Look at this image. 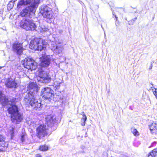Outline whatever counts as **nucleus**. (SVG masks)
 Returning a JSON list of instances; mask_svg holds the SVG:
<instances>
[{"label":"nucleus","instance_id":"412c9836","mask_svg":"<svg viewBox=\"0 0 157 157\" xmlns=\"http://www.w3.org/2000/svg\"><path fill=\"white\" fill-rule=\"evenodd\" d=\"M82 117L81 120V123L82 126H84L85 125L86 121L87 120V117L83 111L82 112Z\"/></svg>","mask_w":157,"mask_h":157},{"label":"nucleus","instance_id":"0eeeda50","mask_svg":"<svg viewBox=\"0 0 157 157\" xmlns=\"http://www.w3.org/2000/svg\"><path fill=\"white\" fill-rule=\"evenodd\" d=\"M25 99L33 109L36 111H40L41 109L42 105L40 101L35 98L34 96L27 97Z\"/></svg>","mask_w":157,"mask_h":157},{"label":"nucleus","instance_id":"20e7f679","mask_svg":"<svg viewBox=\"0 0 157 157\" xmlns=\"http://www.w3.org/2000/svg\"><path fill=\"white\" fill-rule=\"evenodd\" d=\"M22 65L24 68L31 71L35 70L37 67V63L32 57H27L22 61Z\"/></svg>","mask_w":157,"mask_h":157},{"label":"nucleus","instance_id":"4be33fe9","mask_svg":"<svg viewBox=\"0 0 157 157\" xmlns=\"http://www.w3.org/2000/svg\"><path fill=\"white\" fill-rule=\"evenodd\" d=\"M48 147L46 144L40 145L39 147V150L41 151H48Z\"/></svg>","mask_w":157,"mask_h":157},{"label":"nucleus","instance_id":"bb28decb","mask_svg":"<svg viewBox=\"0 0 157 157\" xmlns=\"http://www.w3.org/2000/svg\"><path fill=\"white\" fill-rule=\"evenodd\" d=\"M40 78L42 79L43 80H50V78L49 77H47V76H40Z\"/></svg>","mask_w":157,"mask_h":157},{"label":"nucleus","instance_id":"5701e85b","mask_svg":"<svg viewBox=\"0 0 157 157\" xmlns=\"http://www.w3.org/2000/svg\"><path fill=\"white\" fill-rule=\"evenodd\" d=\"M132 133L135 136H138L139 135V133L137 129L135 128H132Z\"/></svg>","mask_w":157,"mask_h":157},{"label":"nucleus","instance_id":"ddd939ff","mask_svg":"<svg viewBox=\"0 0 157 157\" xmlns=\"http://www.w3.org/2000/svg\"><path fill=\"white\" fill-rule=\"evenodd\" d=\"M40 66L42 67H47L50 65L51 59L46 56H42L40 58Z\"/></svg>","mask_w":157,"mask_h":157},{"label":"nucleus","instance_id":"a878e982","mask_svg":"<svg viewBox=\"0 0 157 157\" xmlns=\"http://www.w3.org/2000/svg\"><path fill=\"white\" fill-rule=\"evenodd\" d=\"M14 128L13 127H12L10 131L11 138L12 139L13 138L14 136Z\"/></svg>","mask_w":157,"mask_h":157},{"label":"nucleus","instance_id":"aec40b11","mask_svg":"<svg viewBox=\"0 0 157 157\" xmlns=\"http://www.w3.org/2000/svg\"><path fill=\"white\" fill-rule=\"evenodd\" d=\"M17 0H11L9 1L7 5V9L8 10H10L12 9L14 6V2Z\"/></svg>","mask_w":157,"mask_h":157},{"label":"nucleus","instance_id":"4468645a","mask_svg":"<svg viewBox=\"0 0 157 157\" xmlns=\"http://www.w3.org/2000/svg\"><path fill=\"white\" fill-rule=\"evenodd\" d=\"M46 124L48 127L53 126L56 123V118L54 116L51 115H48L45 118Z\"/></svg>","mask_w":157,"mask_h":157},{"label":"nucleus","instance_id":"7ed1b4c3","mask_svg":"<svg viewBox=\"0 0 157 157\" xmlns=\"http://www.w3.org/2000/svg\"><path fill=\"white\" fill-rule=\"evenodd\" d=\"M40 2V0H20L18 2L17 7L20 8L22 6L29 5L27 8L30 11H33L34 8H36Z\"/></svg>","mask_w":157,"mask_h":157},{"label":"nucleus","instance_id":"7c9ffc66","mask_svg":"<svg viewBox=\"0 0 157 157\" xmlns=\"http://www.w3.org/2000/svg\"><path fill=\"white\" fill-rule=\"evenodd\" d=\"M61 99V97L59 96V95L58 96V98H57V100L60 99Z\"/></svg>","mask_w":157,"mask_h":157},{"label":"nucleus","instance_id":"393cba45","mask_svg":"<svg viewBox=\"0 0 157 157\" xmlns=\"http://www.w3.org/2000/svg\"><path fill=\"white\" fill-rule=\"evenodd\" d=\"M27 136V134L25 133H24L21 136V140L22 142L25 141V138Z\"/></svg>","mask_w":157,"mask_h":157},{"label":"nucleus","instance_id":"dca6fc26","mask_svg":"<svg viewBox=\"0 0 157 157\" xmlns=\"http://www.w3.org/2000/svg\"><path fill=\"white\" fill-rule=\"evenodd\" d=\"M36 9V8H34V10L33 11H31L29 10V8H28L27 9L26 8H25L23 9L21 12L20 13V15L22 17H23L27 16L30 17L31 13L33 14H34Z\"/></svg>","mask_w":157,"mask_h":157},{"label":"nucleus","instance_id":"a211bd4d","mask_svg":"<svg viewBox=\"0 0 157 157\" xmlns=\"http://www.w3.org/2000/svg\"><path fill=\"white\" fill-rule=\"evenodd\" d=\"M6 137L0 134V147L4 148L7 147L8 144L7 142L5 141Z\"/></svg>","mask_w":157,"mask_h":157},{"label":"nucleus","instance_id":"423d86ee","mask_svg":"<svg viewBox=\"0 0 157 157\" xmlns=\"http://www.w3.org/2000/svg\"><path fill=\"white\" fill-rule=\"evenodd\" d=\"M20 27L26 31H33L35 29L36 26L33 21L25 19L21 22Z\"/></svg>","mask_w":157,"mask_h":157},{"label":"nucleus","instance_id":"b1692460","mask_svg":"<svg viewBox=\"0 0 157 157\" xmlns=\"http://www.w3.org/2000/svg\"><path fill=\"white\" fill-rule=\"evenodd\" d=\"M150 90H152L154 95L155 96V97L157 96V89L152 87H151L150 89Z\"/></svg>","mask_w":157,"mask_h":157},{"label":"nucleus","instance_id":"2f4dec72","mask_svg":"<svg viewBox=\"0 0 157 157\" xmlns=\"http://www.w3.org/2000/svg\"><path fill=\"white\" fill-rule=\"evenodd\" d=\"M3 151L2 150L0 149V152Z\"/></svg>","mask_w":157,"mask_h":157},{"label":"nucleus","instance_id":"1a4fd4ad","mask_svg":"<svg viewBox=\"0 0 157 157\" xmlns=\"http://www.w3.org/2000/svg\"><path fill=\"white\" fill-rule=\"evenodd\" d=\"M41 95L44 100L50 101L54 98V91L50 87L44 88L41 91Z\"/></svg>","mask_w":157,"mask_h":157},{"label":"nucleus","instance_id":"9b49d317","mask_svg":"<svg viewBox=\"0 0 157 157\" xmlns=\"http://www.w3.org/2000/svg\"><path fill=\"white\" fill-rule=\"evenodd\" d=\"M12 51L18 56L21 55L24 50L22 43L18 42L13 43L12 44Z\"/></svg>","mask_w":157,"mask_h":157},{"label":"nucleus","instance_id":"c756f323","mask_svg":"<svg viewBox=\"0 0 157 157\" xmlns=\"http://www.w3.org/2000/svg\"><path fill=\"white\" fill-rule=\"evenodd\" d=\"M152 66H153L152 64H151L150 65V66H149V69H151L152 68Z\"/></svg>","mask_w":157,"mask_h":157},{"label":"nucleus","instance_id":"f03ea898","mask_svg":"<svg viewBox=\"0 0 157 157\" xmlns=\"http://www.w3.org/2000/svg\"><path fill=\"white\" fill-rule=\"evenodd\" d=\"M44 40L41 38L35 37L32 39L29 44V47L34 51H42L46 48Z\"/></svg>","mask_w":157,"mask_h":157},{"label":"nucleus","instance_id":"9d476101","mask_svg":"<svg viewBox=\"0 0 157 157\" xmlns=\"http://www.w3.org/2000/svg\"><path fill=\"white\" fill-rule=\"evenodd\" d=\"M38 90V86L36 84L33 82H30L27 86L28 96L29 97L34 96V94L37 93Z\"/></svg>","mask_w":157,"mask_h":157},{"label":"nucleus","instance_id":"f8f14e48","mask_svg":"<svg viewBox=\"0 0 157 157\" xmlns=\"http://www.w3.org/2000/svg\"><path fill=\"white\" fill-rule=\"evenodd\" d=\"M5 84L8 88L16 89L18 87L17 84L15 79L11 78H8L6 79Z\"/></svg>","mask_w":157,"mask_h":157},{"label":"nucleus","instance_id":"473e14b6","mask_svg":"<svg viewBox=\"0 0 157 157\" xmlns=\"http://www.w3.org/2000/svg\"><path fill=\"white\" fill-rule=\"evenodd\" d=\"M1 67H0V69L1 68Z\"/></svg>","mask_w":157,"mask_h":157},{"label":"nucleus","instance_id":"cd10ccee","mask_svg":"<svg viewBox=\"0 0 157 157\" xmlns=\"http://www.w3.org/2000/svg\"><path fill=\"white\" fill-rule=\"evenodd\" d=\"M16 100V98H13L10 101H11L12 103H13L15 102Z\"/></svg>","mask_w":157,"mask_h":157},{"label":"nucleus","instance_id":"f257e3e1","mask_svg":"<svg viewBox=\"0 0 157 157\" xmlns=\"http://www.w3.org/2000/svg\"><path fill=\"white\" fill-rule=\"evenodd\" d=\"M7 111L9 114H10L11 121L12 122L18 124L23 121V115L19 112L17 105H11L8 108Z\"/></svg>","mask_w":157,"mask_h":157},{"label":"nucleus","instance_id":"c85d7f7f","mask_svg":"<svg viewBox=\"0 0 157 157\" xmlns=\"http://www.w3.org/2000/svg\"><path fill=\"white\" fill-rule=\"evenodd\" d=\"M35 157H42V155L40 153L36 154Z\"/></svg>","mask_w":157,"mask_h":157},{"label":"nucleus","instance_id":"39448f33","mask_svg":"<svg viewBox=\"0 0 157 157\" xmlns=\"http://www.w3.org/2000/svg\"><path fill=\"white\" fill-rule=\"evenodd\" d=\"M52 6L49 4L41 6L40 9V13L44 18L51 19L53 18L54 13Z\"/></svg>","mask_w":157,"mask_h":157},{"label":"nucleus","instance_id":"2eb2a0df","mask_svg":"<svg viewBox=\"0 0 157 157\" xmlns=\"http://www.w3.org/2000/svg\"><path fill=\"white\" fill-rule=\"evenodd\" d=\"M3 95L2 92L0 91V103L2 104V105L5 106L8 103L9 101L6 96H3Z\"/></svg>","mask_w":157,"mask_h":157},{"label":"nucleus","instance_id":"6e6552de","mask_svg":"<svg viewBox=\"0 0 157 157\" xmlns=\"http://www.w3.org/2000/svg\"><path fill=\"white\" fill-rule=\"evenodd\" d=\"M48 130L45 124H40L36 130V136L39 139L44 137L48 135Z\"/></svg>","mask_w":157,"mask_h":157},{"label":"nucleus","instance_id":"6ab92c4d","mask_svg":"<svg viewBox=\"0 0 157 157\" xmlns=\"http://www.w3.org/2000/svg\"><path fill=\"white\" fill-rule=\"evenodd\" d=\"M157 156V148H155L150 152L147 157H155Z\"/></svg>","mask_w":157,"mask_h":157},{"label":"nucleus","instance_id":"f3484780","mask_svg":"<svg viewBox=\"0 0 157 157\" xmlns=\"http://www.w3.org/2000/svg\"><path fill=\"white\" fill-rule=\"evenodd\" d=\"M150 130L152 133L156 134L157 132V122L156 121L153 122L149 125Z\"/></svg>","mask_w":157,"mask_h":157}]
</instances>
